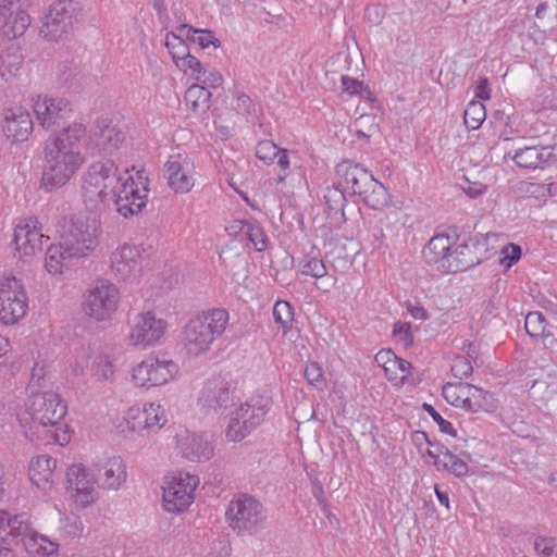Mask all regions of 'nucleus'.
Here are the masks:
<instances>
[{
    "mask_svg": "<svg viewBox=\"0 0 557 557\" xmlns=\"http://www.w3.org/2000/svg\"><path fill=\"white\" fill-rule=\"evenodd\" d=\"M451 373L457 379H465L468 377L472 371V364L465 356H457L453 359L451 363Z\"/></svg>",
    "mask_w": 557,
    "mask_h": 557,
    "instance_id": "obj_58",
    "label": "nucleus"
},
{
    "mask_svg": "<svg viewBox=\"0 0 557 557\" xmlns=\"http://www.w3.org/2000/svg\"><path fill=\"white\" fill-rule=\"evenodd\" d=\"M503 253L504 258L502 259V263L509 268L520 259L521 248L516 244H509L505 246Z\"/></svg>",
    "mask_w": 557,
    "mask_h": 557,
    "instance_id": "obj_60",
    "label": "nucleus"
},
{
    "mask_svg": "<svg viewBox=\"0 0 557 557\" xmlns=\"http://www.w3.org/2000/svg\"><path fill=\"white\" fill-rule=\"evenodd\" d=\"M168 327V321L157 317L154 312H139L129 324L128 343L138 348L156 346L165 336Z\"/></svg>",
    "mask_w": 557,
    "mask_h": 557,
    "instance_id": "obj_12",
    "label": "nucleus"
},
{
    "mask_svg": "<svg viewBox=\"0 0 557 557\" xmlns=\"http://www.w3.org/2000/svg\"><path fill=\"white\" fill-rule=\"evenodd\" d=\"M45 235L37 218L22 219L14 231V244L18 258L27 260L41 250ZM49 239L48 236H46Z\"/></svg>",
    "mask_w": 557,
    "mask_h": 557,
    "instance_id": "obj_17",
    "label": "nucleus"
},
{
    "mask_svg": "<svg viewBox=\"0 0 557 557\" xmlns=\"http://www.w3.org/2000/svg\"><path fill=\"white\" fill-rule=\"evenodd\" d=\"M110 269L121 281L136 278L141 272V250L138 246L123 244L110 255Z\"/></svg>",
    "mask_w": 557,
    "mask_h": 557,
    "instance_id": "obj_18",
    "label": "nucleus"
},
{
    "mask_svg": "<svg viewBox=\"0 0 557 557\" xmlns=\"http://www.w3.org/2000/svg\"><path fill=\"white\" fill-rule=\"evenodd\" d=\"M245 230L244 237L253 245L257 251H263L267 248L268 243V238L263 230L252 222H249Z\"/></svg>",
    "mask_w": 557,
    "mask_h": 557,
    "instance_id": "obj_50",
    "label": "nucleus"
},
{
    "mask_svg": "<svg viewBox=\"0 0 557 557\" xmlns=\"http://www.w3.org/2000/svg\"><path fill=\"white\" fill-rule=\"evenodd\" d=\"M42 368L35 367L27 391L28 398L25 401V411L30 420L41 426L54 428L53 440L57 444L65 445L70 442V435L61 428L60 423L66 414V405L59 394L47 391L38 392L42 379Z\"/></svg>",
    "mask_w": 557,
    "mask_h": 557,
    "instance_id": "obj_2",
    "label": "nucleus"
},
{
    "mask_svg": "<svg viewBox=\"0 0 557 557\" xmlns=\"http://www.w3.org/2000/svg\"><path fill=\"white\" fill-rule=\"evenodd\" d=\"M29 309V297L22 281L14 275L0 280V323L15 325L23 320Z\"/></svg>",
    "mask_w": 557,
    "mask_h": 557,
    "instance_id": "obj_9",
    "label": "nucleus"
},
{
    "mask_svg": "<svg viewBox=\"0 0 557 557\" xmlns=\"http://www.w3.org/2000/svg\"><path fill=\"white\" fill-rule=\"evenodd\" d=\"M492 395L488 392L470 384L469 396L466 398L467 403L465 410L471 412H478L481 410L487 411L492 407L490 401Z\"/></svg>",
    "mask_w": 557,
    "mask_h": 557,
    "instance_id": "obj_39",
    "label": "nucleus"
},
{
    "mask_svg": "<svg viewBox=\"0 0 557 557\" xmlns=\"http://www.w3.org/2000/svg\"><path fill=\"white\" fill-rule=\"evenodd\" d=\"M341 81L343 90L349 96L361 95V92L366 89L363 83L357 78L343 75Z\"/></svg>",
    "mask_w": 557,
    "mask_h": 557,
    "instance_id": "obj_59",
    "label": "nucleus"
},
{
    "mask_svg": "<svg viewBox=\"0 0 557 557\" xmlns=\"http://www.w3.org/2000/svg\"><path fill=\"white\" fill-rule=\"evenodd\" d=\"M453 240L449 235H434L422 250V257L428 264L437 265V270L445 271L448 258L451 255Z\"/></svg>",
    "mask_w": 557,
    "mask_h": 557,
    "instance_id": "obj_31",
    "label": "nucleus"
},
{
    "mask_svg": "<svg viewBox=\"0 0 557 557\" xmlns=\"http://www.w3.org/2000/svg\"><path fill=\"white\" fill-rule=\"evenodd\" d=\"M198 82L211 88L220 87L223 84V76L214 69L206 66L202 78Z\"/></svg>",
    "mask_w": 557,
    "mask_h": 557,
    "instance_id": "obj_61",
    "label": "nucleus"
},
{
    "mask_svg": "<svg viewBox=\"0 0 557 557\" xmlns=\"http://www.w3.org/2000/svg\"><path fill=\"white\" fill-rule=\"evenodd\" d=\"M96 467V482L98 487L107 491H117L126 482V465L120 456L110 457L97 463Z\"/></svg>",
    "mask_w": 557,
    "mask_h": 557,
    "instance_id": "obj_26",
    "label": "nucleus"
},
{
    "mask_svg": "<svg viewBox=\"0 0 557 557\" xmlns=\"http://www.w3.org/2000/svg\"><path fill=\"white\" fill-rule=\"evenodd\" d=\"M482 258L475 253L469 244H460L451 250L448 258V264H445V271L457 273L479 264Z\"/></svg>",
    "mask_w": 557,
    "mask_h": 557,
    "instance_id": "obj_33",
    "label": "nucleus"
},
{
    "mask_svg": "<svg viewBox=\"0 0 557 557\" xmlns=\"http://www.w3.org/2000/svg\"><path fill=\"white\" fill-rule=\"evenodd\" d=\"M188 157H171L164 164L163 175L175 191L186 194L195 185L194 166Z\"/></svg>",
    "mask_w": 557,
    "mask_h": 557,
    "instance_id": "obj_22",
    "label": "nucleus"
},
{
    "mask_svg": "<svg viewBox=\"0 0 557 557\" xmlns=\"http://www.w3.org/2000/svg\"><path fill=\"white\" fill-rule=\"evenodd\" d=\"M210 98L211 92L198 84L189 86L184 96L186 107L194 112L208 109Z\"/></svg>",
    "mask_w": 557,
    "mask_h": 557,
    "instance_id": "obj_36",
    "label": "nucleus"
},
{
    "mask_svg": "<svg viewBox=\"0 0 557 557\" xmlns=\"http://www.w3.org/2000/svg\"><path fill=\"white\" fill-rule=\"evenodd\" d=\"M124 178L111 160L95 162L87 169L83 180V199L90 211L111 206L112 195Z\"/></svg>",
    "mask_w": 557,
    "mask_h": 557,
    "instance_id": "obj_5",
    "label": "nucleus"
},
{
    "mask_svg": "<svg viewBox=\"0 0 557 557\" xmlns=\"http://www.w3.org/2000/svg\"><path fill=\"white\" fill-rule=\"evenodd\" d=\"M273 317L285 335L294 320V312L290 304L284 300H277L273 307Z\"/></svg>",
    "mask_w": 557,
    "mask_h": 557,
    "instance_id": "obj_47",
    "label": "nucleus"
},
{
    "mask_svg": "<svg viewBox=\"0 0 557 557\" xmlns=\"http://www.w3.org/2000/svg\"><path fill=\"white\" fill-rule=\"evenodd\" d=\"M534 548L541 557H557V541L553 537H537Z\"/></svg>",
    "mask_w": 557,
    "mask_h": 557,
    "instance_id": "obj_56",
    "label": "nucleus"
},
{
    "mask_svg": "<svg viewBox=\"0 0 557 557\" xmlns=\"http://www.w3.org/2000/svg\"><path fill=\"white\" fill-rule=\"evenodd\" d=\"M85 136V125L75 122L46 139L41 176L46 189L62 187L82 168L85 158L81 152L79 143Z\"/></svg>",
    "mask_w": 557,
    "mask_h": 557,
    "instance_id": "obj_1",
    "label": "nucleus"
},
{
    "mask_svg": "<svg viewBox=\"0 0 557 557\" xmlns=\"http://www.w3.org/2000/svg\"><path fill=\"white\" fill-rule=\"evenodd\" d=\"M148 188L127 173L112 195L111 205L125 219L138 214L146 207Z\"/></svg>",
    "mask_w": 557,
    "mask_h": 557,
    "instance_id": "obj_13",
    "label": "nucleus"
},
{
    "mask_svg": "<svg viewBox=\"0 0 557 557\" xmlns=\"http://www.w3.org/2000/svg\"><path fill=\"white\" fill-rule=\"evenodd\" d=\"M24 547L29 554L37 557H42L57 553L59 545L34 530L32 535L25 539Z\"/></svg>",
    "mask_w": 557,
    "mask_h": 557,
    "instance_id": "obj_35",
    "label": "nucleus"
},
{
    "mask_svg": "<svg viewBox=\"0 0 557 557\" xmlns=\"http://www.w3.org/2000/svg\"><path fill=\"white\" fill-rule=\"evenodd\" d=\"M251 431L245 424L243 419L234 410L231 414L228 424L225 429V437L228 442H240L247 437Z\"/></svg>",
    "mask_w": 557,
    "mask_h": 557,
    "instance_id": "obj_43",
    "label": "nucleus"
},
{
    "mask_svg": "<svg viewBox=\"0 0 557 557\" xmlns=\"http://www.w3.org/2000/svg\"><path fill=\"white\" fill-rule=\"evenodd\" d=\"M177 30L181 32V34H185L187 39L199 45L202 49L208 48L210 45H213L214 47L220 46V40L215 38L213 32L209 29H199L190 25L183 24L177 27Z\"/></svg>",
    "mask_w": 557,
    "mask_h": 557,
    "instance_id": "obj_38",
    "label": "nucleus"
},
{
    "mask_svg": "<svg viewBox=\"0 0 557 557\" xmlns=\"http://www.w3.org/2000/svg\"><path fill=\"white\" fill-rule=\"evenodd\" d=\"M20 0H0V37L13 40L24 35L30 25V16L24 10L13 11Z\"/></svg>",
    "mask_w": 557,
    "mask_h": 557,
    "instance_id": "obj_21",
    "label": "nucleus"
},
{
    "mask_svg": "<svg viewBox=\"0 0 557 557\" xmlns=\"http://www.w3.org/2000/svg\"><path fill=\"white\" fill-rule=\"evenodd\" d=\"M228 320V312L223 308H212L197 313L182 329V351L191 358L208 352L214 341L225 332Z\"/></svg>",
    "mask_w": 557,
    "mask_h": 557,
    "instance_id": "obj_3",
    "label": "nucleus"
},
{
    "mask_svg": "<svg viewBox=\"0 0 557 557\" xmlns=\"http://www.w3.org/2000/svg\"><path fill=\"white\" fill-rule=\"evenodd\" d=\"M428 455L433 458L437 470L449 471L458 478L465 476L469 472L467 465V460L471 459L469 453H461L460 456H457L447 447H440L436 450H428Z\"/></svg>",
    "mask_w": 557,
    "mask_h": 557,
    "instance_id": "obj_29",
    "label": "nucleus"
},
{
    "mask_svg": "<svg viewBox=\"0 0 557 557\" xmlns=\"http://www.w3.org/2000/svg\"><path fill=\"white\" fill-rule=\"evenodd\" d=\"M305 377L312 386L322 389L324 386V375L321 366L318 362H309L305 368Z\"/></svg>",
    "mask_w": 557,
    "mask_h": 557,
    "instance_id": "obj_55",
    "label": "nucleus"
},
{
    "mask_svg": "<svg viewBox=\"0 0 557 557\" xmlns=\"http://www.w3.org/2000/svg\"><path fill=\"white\" fill-rule=\"evenodd\" d=\"M272 399L264 395L251 396L247 401L236 407L235 411L243 419L248 429L252 432L262 423L270 411Z\"/></svg>",
    "mask_w": 557,
    "mask_h": 557,
    "instance_id": "obj_28",
    "label": "nucleus"
},
{
    "mask_svg": "<svg viewBox=\"0 0 557 557\" xmlns=\"http://www.w3.org/2000/svg\"><path fill=\"white\" fill-rule=\"evenodd\" d=\"M393 335L405 347L411 346L413 343V334L409 322H396L393 327Z\"/></svg>",
    "mask_w": 557,
    "mask_h": 557,
    "instance_id": "obj_57",
    "label": "nucleus"
},
{
    "mask_svg": "<svg viewBox=\"0 0 557 557\" xmlns=\"http://www.w3.org/2000/svg\"><path fill=\"white\" fill-rule=\"evenodd\" d=\"M324 199L329 214H344L346 198L342 189L336 187L326 188Z\"/></svg>",
    "mask_w": 557,
    "mask_h": 557,
    "instance_id": "obj_49",
    "label": "nucleus"
},
{
    "mask_svg": "<svg viewBox=\"0 0 557 557\" xmlns=\"http://www.w3.org/2000/svg\"><path fill=\"white\" fill-rule=\"evenodd\" d=\"M72 111V104L64 98L38 97L34 103L37 121L46 129L60 125Z\"/></svg>",
    "mask_w": 557,
    "mask_h": 557,
    "instance_id": "obj_20",
    "label": "nucleus"
},
{
    "mask_svg": "<svg viewBox=\"0 0 557 557\" xmlns=\"http://www.w3.org/2000/svg\"><path fill=\"white\" fill-rule=\"evenodd\" d=\"M21 55L13 50H7L0 55V70L2 71V76L5 74L13 75L21 65Z\"/></svg>",
    "mask_w": 557,
    "mask_h": 557,
    "instance_id": "obj_52",
    "label": "nucleus"
},
{
    "mask_svg": "<svg viewBox=\"0 0 557 557\" xmlns=\"http://www.w3.org/2000/svg\"><path fill=\"white\" fill-rule=\"evenodd\" d=\"M546 325L547 323L542 312H529L525 317L524 329L533 338H543L548 336L549 333H546Z\"/></svg>",
    "mask_w": 557,
    "mask_h": 557,
    "instance_id": "obj_44",
    "label": "nucleus"
},
{
    "mask_svg": "<svg viewBox=\"0 0 557 557\" xmlns=\"http://www.w3.org/2000/svg\"><path fill=\"white\" fill-rule=\"evenodd\" d=\"M175 65L180 71H182L185 75L193 78L194 81H199L202 78L205 74V69L207 65L202 64L196 57L188 53L183 59L176 61Z\"/></svg>",
    "mask_w": 557,
    "mask_h": 557,
    "instance_id": "obj_45",
    "label": "nucleus"
},
{
    "mask_svg": "<svg viewBox=\"0 0 557 557\" xmlns=\"http://www.w3.org/2000/svg\"><path fill=\"white\" fill-rule=\"evenodd\" d=\"M67 490L82 507H88L97 498L96 478L90 479L82 465H72L66 472Z\"/></svg>",
    "mask_w": 557,
    "mask_h": 557,
    "instance_id": "obj_23",
    "label": "nucleus"
},
{
    "mask_svg": "<svg viewBox=\"0 0 557 557\" xmlns=\"http://www.w3.org/2000/svg\"><path fill=\"white\" fill-rule=\"evenodd\" d=\"M101 233V223L95 214L79 213L71 219L62 240L69 247L70 253L75 259H81L96 249Z\"/></svg>",
    "mask_w": 557,
    "mask_h": 557,
    "instance_id": "obj_7",
    "label": "nucleus"
},
{
    "mask_svg": "<svg viewBox=\"0 0 557 557\" xmlns=\"http://www.w3.org/2000/svg\"><path fill=\"white\" fill-rule=\"evenodd\" d=\"M33 532L29 517L26 513L10 516L3 510V521L0 523V536L2 540L10 535L14 539H21L23 545H25V539L32 535Z\"/></svg>",
    "mask_w": 557,
    "mask_h": 557,
    "instance_id": "obj_32",
    "label": "nucleus"
},
{
    "mask_svg": "<svg viewBox=\"0 0 557 557\" xmlns=\"http://www.w3.org/2000/svg\"><path fill=\"white\" fill-rule=\"evenodd\" d=\"M125 140V134L116 125L107 120L97 121L92 129L88 147L98 152L112 153L117 150Z\"/></svg>",
    "mask_w": 557,
    "mask_h": 557,
    "instance_id": "obj_25",
    "label": "nucleus"
},
{
    "mask_svg": "<svg viewBox=\"0 0 557 557\" xmlns=\"http://www.w3.org/2000/svg\"><path fill=\"white\" fill-rule=\"evenodd\" d=\"M280 153V148L272 140H261L256 146V157L271 163Z\"/></svg>",
    "mask_w": 557,
    "mask_h": 557,
    "instance_id": "obj_53",
    "label": "nucleus"
},
{
    "mask_svg": "<svg viewBox=\"0 0 557 557\" xmlns=\"http://www.w3.org/2000/svg\"><path fill=\"white\" fill-rule=\"evenodd\" d=\"M199 478L189 472H173L163 479L162 500L163 508L173 513L188 509L194 503L195 491L199 485Z\"/></svg>",
    "mask_w": 557,
    "mask_h": 557,
    "instance_id": "obj_10",
    "label": "nucleus"
},
{
    "mask_svg": "<svg viewBox=\"0 0 557 557\" xmlns=\"http://www.w3.org/2000/svg\"><path fill=\"white\" fill-rule=\"evenodd\" d=\"M57 460L48 455H38L32 458L28 467L30 481L41 490L52 486L57 478Z\"/></svg>",
    "mask_w": 557,
    "mask_h": 557,
    "instance_id": "obj_30",
    "label": "nucleus"
},
{
    "mask_svg": "<svg viewBox=\"0 0 557 557\" xmlns=\"http://www.w3.org/2000/svg\"><path fill=\"white\" fill-rule=\"evenodd\" d=\"M300 271L305 275L320 278L326 274V267L321 259L315 257H306L300 262Z\"/></svg>",
    "mask_w": 557,
    "mask_h": 557,
    "instance_id": "obj_51",
    "label": "nucleus"
},
{
    "mask_svg": "<svg viewBox=\"0 0 557 557\" xmlns=\"http://www.w3.org/2000/svg\"><path fill=\"white\" fill-rule=\"evenodd\" d=\"M524 190L535 198H545L550 194L549 186L542 183H528Z\"/></svg>",
    "mask_w": 557,
    "mask_h": 557,
    "instance_id": "obj_62",
    "label": "nucleus"
},
{
    "mask_svg": "<svg viewBox=\"0 0 557 557\" xmlns=\"http://www.w3.org/2000/svg\"><path fill=\"white\" fill-rule=\"evenodd\" d=\"M120 289L109 280H97L84 295L83 309L95 321H109L117 311Z\"/></svg>",
    "mask_w": 557,
    "mask_h": 557,
    "instance_id": "obj_8",
    "label": "nucleus"
},
{
    "mask_svg": "<svg viewBox=\"0 0 557 557\" xmlns=\"http://www.w3.org/2000/svg\"><path fill=\"white\" fill-rule=\"evenodd\" d=\"M423 410L436 422L441 432L446 433L453 437L457 436V430L453 424L445 420L432 405L424 403L422 405Z\"/></svg>",
    "mask_w": 557,
    "mask_h": 557,
    "instance_id": "obj_54",
    "label": "nucleus"
},
{
    "mask_svg": "<svg viewBox=\"0 0 557 557\" xmlns=\"http://www.w3.org/2000/svg\"><path fill=\"white\" fill-rule=\"evenodd\" d=\"M463 190L470 198H478L486 193L487 186L479 182H469Z\"/></svg>",
    "mask_w": 557,
    "mask_h": 557,
    "instance_id": "obj_63",
    "label": "nucleus"
},
{
    "mask_svg": "<svg viewBox=\"0 0 557 557\" xmlns=\"http://www.w3.org/2000/svg\"><path fill=\"white\" fill-rule=\"evenodd\" d=\"M486 117L485 107L481 101H470L463 113V121L469 129H478Z\"/></svg>",
    "mask_w": 557,
    "mask_h": 557,
    "instance_id": "obj_42",
    "label": "nucleus"
},
{
    "mask_svg": "<svg viewBox=\"0 0 557 557\" xmlns=\"http://www.w3.org/2000/svg\"><path fill=\"white\" fill-rule=\"evenodd\" d=\"M474 95L481 100H488L491 98V89L487 78H480Z\"/></svg>",
    "mask_w": 557,
    "mask_h": 557,
    "instance_id": "obj_64",
    "label": "nucleus"
},
{
    "mask_svg": "<svg viewBox=\"0 0 557 557\" xmlns=\"http://www.w3.org/2000/svg\"><path fill=\"white\" fill-rule=\"evenodd\" d=\"M72 259H75L74 255L70 253L69 247L62 240V243L51 245L47 249L45 268L50 274H61L69 267Z\"/></svg>",
    "mask_w": 557,
    "mask_h": 557,
    "instance_id": "obj_34",
    "label": "nucleus"
},
{
    "mask_svg": "<svg viewBox=\"0 0 557 557\" xmlns=\"http://www.w3.org/2000/svg\"><path fill=\"white\" fill-rule=\"evenodd\" d=\"M92 373L99 381H108L113 377L115 366L109 356L98 355L92 361Z\"/></svg>",
    "mask_w": 557,
    "mask_h": 557,
    "instance_id": "obj_48",
    "label": "nucleus"
},
{
    "mask_svg": "<svg viewBox=\"0 0 557 557\" xmlns=\"http://www.w3.org/2000/svg\"><path fill=\"white\" fill-rule=\"evenodd\" d=\"M184 37L185 34H181L177 29L165 35L164 45L169 49L174 63L190 53Z\"/></svg>",
    "mask_w": 557,
    "mask_h": 557,
    "instance_id": "obj_41",
    "label": "nucleus"
},
{
    "mask_svg": "<svg viewBox=\"0 0 557 557\" xmlns=\"http://www.w3.org/2000/svg\"><path fill=\"white\" fill-rule=\"evenodd\" d=\"M175 65L180 71H182L185 75L193 78L194 81H199L202 78L205 74V69L207 65L202 64L196 57L188 53L183 59L176 61Z\"/></svg>",
    "mask_w": 557,
    "mask_h": 557,
    "instance_id": "obj_46",
    "label": "nucleus"
},
{
    "mask_svg": "<svg viewBox=\"0 0 557 557\" xmlns=\"http://www.w3.org/2000/svg\"><path fill=\"white\" fill-rule=\"evenodd\" d=\"M515 164L522 169H544L557 164V144L539 145L531 140L516 149L511 157Z\"/></svg>",
    "mask_w": 557,
    "mask_h": 557,
    "instance_id": "obj_16",
    "label": "nucleus"
},
{
    "mask_svg": "<svg viewBox=\"0 0 557 557\" xmlns=\"http://www.w3.org/2000/svg\"><path fill=\"white\" fill-rule=\"evenodd\" d=\"M177 448L190 461L202 462L212 458L214 448L206 434L186 432L177 436Z\"/></svg>",
    "mask_w": 557,
    "mask_h": 557,
    "instance_id": "obj_27",
    "label": "nucleus"
},
{
    "mask_svg": "<svg viewBox=\"0 0 557 557\" xmlns=\"http://www.w3.org/2000/svg\"><path fill=\"white\" fill-rule=\"evenodd\" d=\"M76 3L73 0H58L50 4L40 34L52 41L66 34L72 26Z\"/></svg>",
    "mask_w": 557,
    "mask_h": 557,
    "instance_id": "obj_14",
    "label": "nucleus"
},
{
    "mask_svg": "<svg viewBox=\"0 0 557 557\" xmlns=\"http://www.w3.org/2000/svg\"><path fill=\"white\" fill-rule=\"evenodd\" d=\"M335 173L338 184L352 195H357L371 209H380L388 201L384 185L361 164L345 159L341 161Z\"/></svg>",
    "mask_w": 557,
    "mask_h": 557,
    "instance_id": "obj_4",
    "label": "nucleus"
},
{
    "mask_svg": "<svg viewBox=\"0 0 557 557\" xmlns=\"http://www.w3.org/2000/svg\"><path fill=\"white\" fill-rule=\"evenodd\" d=\"M228 527L238 535L256 533L267 520V510L253 496L236 494L225 511Z\"/></svg>",
    "mask_w": 557,
    "mask_h": 557,
    "instance_id": "obj_6",
    "label": "nucleus"
},
{
    "mask_svg": "<svg viewBox=\"0 0 557 557\" xmlns=\"http://www.w3.org/2000/svg\"><path fill=\"white\" fill-rule=\"evenodd\" d=\"M2 128L9 140L13 143L26 141L34 131V122L29 111L23 107L5 110Z\"/></svg>",
    "mask_w": 557,
    "mask_h": 557,
    "instance_id": "obj_24",
    "label": "nucleus"
},
{
    "mask_svg": "<svg viewBox=\"0 0 557 557\" xmlns=\"http://www.w3.org/2000/svg\"><path fill=\"white\" fill-rule=\"evenodd\" d=\"M412 366L409 361L397 357L396 355L392 358L388 367H386L384 373L389 381H394L395 384H404L411 370Z\"/></svg>",
    "mask_w": 557,
    "mask_h": 557,
    "instance_id": "obj_40",
    "label": "nucleus"
},
{
    "mask_svg": "<svg viewBox=\"0 0 557 557\" xmlns=\"http://www.w3.org/2000/svg\"><path fill=\"white\" fill-rule=\"evenodd\" d=\"M180 372L178 364L169 358L150 355L132 370V382L137 387L149 389L162 386Z\"/></svg>",
    "mask_w": 557,
    "mask_h": 557,
    "instance_id": "obj_11",
    "label": "nucleus"
},
{
    "mask_svg": "<svg viewBox=\"0 0 557 557\" xmlns=\"http://www.w3.org/2000/svg\"><path fill=\"white\" fill-rule=\"evenodd\" d=\"M469 391L470 383H446L442 388V395L451 406L465 409L467 403L466 398L469 396Z\"/></svg>",
    "mask_w": 557,
    "mask_h": 557,
    "instance_id": "obj_37",
    "label": "nucleus"
},
{
    "mask_svg": "<svg viewBox=\"0 0 557 557\" xmlns=\"http://www.w3.org/2000/svg\"><path fill=\"white\" fill-rule=\"evenodd\" d=\"M126 420L132 431L153 432L166 422V413L160 404L147 403L143 407L135 405L127 410Z\"/></svg>",
    "mask_w": 557,
    "mask_h": 557,
    "instance_id": "obj_19",
    "label": "nucleus"
},
{
    "mask_svg": "<svg viewBox=\"0 0 557 557\" xmlns=\"http://www.w3.org/2000/svg\"><path fill=\"white\" fill-rule=\"evenodd\" d=\"M237 399L238 397L232 383L213 379L208 381L202 388L199 403L203 408L216 414H224L236 405Z\"/></svg>",
    "mask_w": 557,
    "mask_h": 557,
    "instance_id": "obj_15",
    "label": "nucleus"
}]
</instances>
